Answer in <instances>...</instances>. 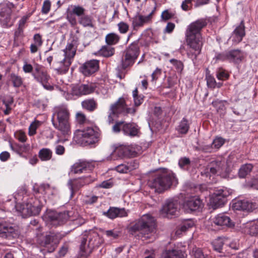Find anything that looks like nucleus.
<instances>
[{
	"label": "nucleus",
	"mask_w": 258,
	"mask_h": 258,
	"mask_svg": "<svg viewBox=\"0 0 258 258\" xmlns=\"http://www.w3.org/2000/svg\"><path fill=\"white\" fill-rule=\"evenodd\" d=\"M207 24L205 19L202 18L190 24L186 30L185 38L187 45L195 51L190 56L192 59H196L201 53L203 44L201 31Z\"/></svg>",
	"instance_id": "nucleus-1"
},
{
	"label": "nucleus",
	"mask_w": 258,
	"mask_h": 258,
	"mask_svg": "<svg viewBox=\"0 0 258 258\" xmlns=\"http://www.w3.org/2000/svg\"><path fill=\"white\" fill-rule=\"evenodd\" d=\"M156 220L150 214H145L136 220L131 227L133 232H139L144 239L152 238L155 233Z\"/></svg>",
	"instance_id": "nucleus-2"
},
{
	"label": "nucleus",
	"mask_w": 258,
	"mask_h": 258,
	"mask_svg": "<svg viewBox=\"0 0 258 258\" xmlns=\"http://www.w3.org/2000/svg\"><path fill=\"white\" fill-rule=\"evenodd\" d=\"M70 113L67 107L63 106L55 107L51 118L52 123L54 128L63 135L71 133L69 122Z\"/></svg>",
	"instance_id": "nucleus-3"
},
{
	"label": "nucleus",
	"mask_w": 258,
	"mask_h": 258,
	"mask_svg": "<svg viewBox=\"0 0 258 258\" xmlns=\"http://www.w3.org/2000/svg\"><path fill=\"white\" fill-rule=\"evenodd\" d=\"M175 180L174 174L171 172H164L158 175L152 181L149 185L155 189V191L161 192L168 188L174 180Z\"/></svg>",
	"instance_id": "nucleus-4"
},
{
	"label": "nucleus",
	"mask_w": 258,
	"mask_h": 258,
	"mask_svg": "<svg viewBox=\"0 0 258 258\" xmlns=\"http://www.w3.org/2000/svg\"><path fill=\"white\" fill-rule=\"evenodd\" d=\"M136 109L133 108H128L124 98H119L114 103L110 106L109 113L108 121L109 123H112L114 121L113 117H118L121 114L126 115L128 114H134Z\"/></svg>",
	"instance_id": "nucleus-5"
},
{
	"label": "nucleus",
	"mask_w": 258,
	"mask_h": 258,
	"mask_svg": "<svg viewBox=\"0 0 258 258\" xmlns=\"http://www.w3.org/2000/svg\"><path fill=\"white\" fill-rule=\"evenodd\" d=\"M75 138L78 143L84 146L92 145L98 142V133L92 128L89 127L85 130L78 131Z\"/></svg>",
	"instance_id": "nucleus-6"
},
{
	"label": "nucleus",
	"mask_w": 258,
	"mask_h": 258,
	"mask_svg": "<svg viewBox=\"0 0 258 258\" xmlns=\"http://www.w3.org/2000/svg\"><path fill=\"white\" fill-rule=\"evenodd\" d=\"M78 45V39L77 37H73L70 42H69L63 50L64 55V67L63 69H58L61 72H65L69 70L72 63V59L74 57Z\"/></svg>",
	"instance_id": "nucleus-7"
},
{
	"label": "nucleus",
	"mask_w": 258,
	"mask_h": 258,
	"mask_svg": "<svg viewBox=\"0 0 258 258\" xmlns=\"http://www.w3.org/2000/svg\"><path fill=\"white\" fill-rule=\"evenodd\" d=\"M61 237L58 234L50 232L42 237H38L37 242L41 246L46 247L49 252H52L57 247Z\"/></svg>",
	"instance_id": "nucleus-8"
},
{
	"label": "nucleus",
	"mask_w": 258,
	"mask_h": 258,
	"mask_svg": "<svg viewBox=\"0 0 258 258\" xmlns=\"http://www.w3.org/2000/svg\"><path fill=\"white\" fill-rule=\"evenodd\" d=\"M139 55V47L137 44H132L126 49L122 56L121 66L123 69L132 66Z\"/></svg>",
	"instance_id": "nucleus-9"
},
{
	"label": "nucleus",
	"mask_w": 258,
	"mask_h": 258,
	"mask_svg": "<svg viewBox=\"0 0 258 258\" xmlns=\"http://www.w3.org/2000/svg\"><path fill=\"white\" fill-rule=\"evenodd\" d=\"M88 240V245L91 247L99 246L103 241L99 234L95 231H91L87 235V238H83L80 245L82 255H85L87 253V247L86 246L87 240Z\"/></svg>",
	"instance_id": "nucleus-10"
},
{
	"label": "nucleus",
	"mask_w": 258,
	"mask_h": 258,
	"mask_svg": "<svg viewBox=\"0 0 258 258\" xmlns=\"http://www.w3.org/2000/svg\"><path fill=\"white\" fill-rule=\"evenodd\" d=\"M231 192L226 188L218 189L213 194L210 200V203L213 209H217L223 206L226 202V198Z\"/></svg>",
	"instance_id": "nucleus-11"
},
{
	"label": "nucleus",
	"mask_w": 258,
	"mask_h": 258,
	"mask_svg": "<svg viewBox=\"0 0 258 258\" xmlns=\"http://www.w3.org/2000/svg\"><path fill=\"white\" fill-rule=\"evenodd\" d=\"M16 208L23 217L38 215L41 211L39 206L33 205L30 203L17 204Z\"/></svg>",
	"instance_id": "nucleus-12"
},
{
	"label": "nucleus",
	"mask_w": 258,
	"mask_h": 258,
	"mask_svg": "<svg viewBox=\"0 0 258 258\" xmlns=\"http://www.w3.org/2000/svg\"><path fill=\"white\" fill-rule=\"evenodd\" d=\"M93 181L90 177H86L79 179H70L68 182V186L71 191V197H73L76 192L78 191L84 185L89 184Z\"/></svg>",
	"instance_id": "nucleus-13"
},
{
	"label": "nucleus",
	"mask_w": 258,
	"mask_h": 258,
	"mask_svg": "<svg viewBox=\"0 0 258 258\" xmlns=\"http://www.w3.org/2000/svg\"><path fill=\"white\" fill-rule=\"evenodd\" d=\"M244 53L239 49H233L223 54V59L230 62L239 63L245 57Z\"/></svg>",
	"instance_id": "nucleus-14"
},
{
	"label": "nucleus",
	"mask_w": 258,
	"mask_h": 258,
	"mask_svg": "<svg viewBox=\"0 0 258 258\" xmlns=\"http://www.w3.org/2000/svg\"><path fill=\"white\" fill-rule=\"evenodd\" d=\"M99 63L96 59L87 61L81 66L80 70L84 76H91L99 70Z\"/></svg>",
	"instance_id": "nucleus-15"
},
{
	"label": "nucleus",
	"mask_w": 258,
	"mask_h": 258,
	"mask_svg": "<svg viewBox=\"0 0 258 258\" xmlns=\"http://www.w3.org/2000/svg\"><path fill=\"white\" fill-rule=\"evenodd\" d=\"M179 205L177 201L169 200L163 206L161 212L168 217L177 215L179 212Z\"/></svg>",
	"instance_id": "nucleus-16"
},
{
	"label": "nucleus",
	"mask_w": 258,
	"mask_h": 258,
	"mask_svg": "<svg viewBox=\"0 0 258 258\" xmlns=\"http://www.w3.org/2000/svg\"><path fill=\"white\" fill-rule=\"evenodd\" d=\"M85 9L79 5L72 6V10L69 12L67 16V19L72 26H75L77 24V21L74 15L78 17V18L85 14Z\"/></svg>",
	"instance_id": "nucleus-17"
},
{
	"label": "nucleus",
	"mask_w": 258,
	"mask_h": 258,
	"mask_svg": "<svg viewBox=\"0 0 258 258\" xmlns=\"http://www.w3.org/2000/svg\"><path fill=\"white\" fill-rule=\"evenodd\" d=\"M19 231L13 226L0 223V237L11 239L19 236Z\"/></svg>",
	"instance_id": "nucleus-18"
},
{
	"label": "nucleus",
	"mask_w": 258,
	"mask_h": 258,
	"mask_svg": "<svg viewBox=\"0 0 258 258\" xmlns=\"http://www.w3.org/2000/svg\"><path fill=\"white\" fill-rule=\"evenodd\" d=\"M47 216L48 220L53 222V224H56L57 222V224L59 225L64 223L70 217L68 211L59 213L55 212H51L47 214Z\"/></svg>",
	"instance_id": "nucleus-19"
},
{
	"label": "nucleus",
	"mask_w": 258,
	"mask_h": 258,
	"mask_svg": "<svg viewBox=\"0 0 258 258\" xmlns=\"http://www.w3.org/2000/svg\"><path fill=\"white\" fill-rule=\"evenodd\" d=\"M203 206L202 201L198 197H194L187 200L184 205L183 207L187 212L197 211Z\"/></svg>",
	"instance_id": "nucleus-20"
},
{
	"label": "nucleus",
	"mask_w": 258,
	"mask_h": 258,
	"mask_svg": "<svg viewBox=\"0 0 258 258\" xmlns=\"http://www.w3.org/2000/svg\"><path fill=\"white\" fill-rule=\"evenodd\" d=\"M12 11L8 7H4L2 8L0 12V22L7 27H10L12 25L11 14Z\"/></svg>",
	"instance_id": "nucleus-21"
},
{
	"label": "nucleus",
	"mask_w": 258,
	"mask_h": 258,
	"mask_svg": "<svg viewBox=\"0 0 258 258\" xmlns=\"http://www.w3.org/2000/svg\"><path fill=\"white\" fill-rule=\"evenodd\" d=\"M244 28V23L242 21L240 25L235 29L230 38L233 44H236L241 41L245 34Z\"/></svg>",
	"instance_id": "nucleus-22"
},
{
	"label": "nucleus",
	"mask_w": 258,
	"mask_h": 258,
	"mask_svg": "<svg viewBox=\"0 0 258 258\" xmlns=\"http://www.w3.org/2000/svg\"><path fill=\"white\" fill-rule=\"evenodd\" d=\"M152 12L147 16H142L140 14L136 15L133 18L132 26L134 29L142 27L145 24L149 22L152 18Z\"/></svg>",
	"instance_id": "nucleus-23"
},
{
	"label": "nucleus",
	"mask_w": 258,
	"mask_h": 258,
	"mask_svg": "<svg viewBox=\"0 0 258 258\" xmlns=\"http://www.w3.org/2000/svg\"><path fill=\"white\" fill-rule=\"evenodd\" d=\"M213 223L218 226H226L231 227L234 226V223L230 218L223 214H219L216 216L213 219Z\"/></svg>",
	"instance_id": "nucleus-24"
},
{
	"label": "nucleus",
	"mask_w": 258,
	"mask_h": 258,
	"mask_svg": "<svg viewBox=\"0 0 258 258\" xmlns=\"http://www.w3.org/2000/svg\"><path fill=\"white\" fill-rule=\"evenodd\" d=\"M94 91V88L91 85L81 84L76 86L73 89L76 95H84L89 94Z\"/></svg>",
	"instance_id": "nucleus-25"
},
{
	"label": "nucleus",
	"mask_w": 258,
	"mask_h": 258,
	"mask_svg": "<svg viewBox=\"0 0 258 258\" xmlns=\"http://www.w3.org/2000/svg\"><path fill=\"white\" fill-rule=\"evenodd\" d=\"M90 164L86 161L79 160L76 162L71 168V172L74 174L83 173L90 168Z\"/></svg>",
	"instance_id": "nucleus-26"
},
{
	"label": "nucleus",
	"mask_w": 258,
	"mask_h": 258,
	"mask_svg": "<svg viewBox=\"0 0 258 258\" xmlns=\"http://www.w3.org/2000/svg\"><path fill=\"white\" fill-rule=\"evenodd\" d=\"M108 218L113 219L116 217H123L127 215V212L124 209L110 208L107 212L104 213Z\"/></svg>",
	"instance_id": "nucleus-27"
},
{
	"label": "nucleus",
	"mask_w": 258,
	"mask_h": 258,
	"mask_svg": "<svg viewBox=\"0 0 258 258\" xmlns=\"http://www.w3.org/2000/svg\"><path fill=\"white\" fill-rule=\"evenodd\" d=\"M122 131L127 136L134 137L138 135L139 128L135 123H125L122 126Z\"/></svg>",
	"instance_id": "nucleus-28"
},
{
	"label": "nucleus",
	"mask_w": 258,
	"mask_h": 258,
	"mask_svg": "<svg viewBox=\"0 0 258 258\" xmlns=\"http://www.w3.org/2000/svg\"><path fill=\"white\" fill-rule=\"evenodd\" d=\"M83 108L90 112H93L97 108L98 103L94 98L87 99L81 103Z\"/></svg>",
	"instance_id": "nucleus-29"
},
{
	"label": "nucleus",
	"mask_w": 258,
	"mask_h": 258,
	"mask_svg": "<svg viewBox=\"0 0 258 258\" xmlns=\"http://www.w3.org/2000/svg\"><path fill=\"white\" fill-rule=\"evenodd\" d=\"M189 128V123L185 118H183L176 128L177 132L181 135H185Z\"/></svg>",
	"instance_id": "nucleus-30"
},
{
	"label": "nucleus",
	"mask_w": 258,
	"mask_h": 258,
	"mask_svg": "<svg viewBox=\"0 0 258 258\" xmlns=\"http://www.w3.org/2000/svg\"><path fill=\"white\" fill-rule=\"evenodd\" d=\"M78 23L84 27H94L93 18L89 15L84 14L79 18Z\"/></svg>",
	"instance_id": "nucleus-31"
},
{
	"label": "nucleus",
	"mask_w": 258,
	"mask_h": 258,
	"mask_svg": "<svg viewBox=\"0 0 258 258\" xmlns=\"http://www.w3.org/2000/svg\"><path fill=\"white\" fill-rule=\"evenodd\" d=\"M9 81L12 83L13 87L15 88L20 87L23 83L22 77L14 73L10 74Z\"/></svg>",
	"instance_id": "nucleus-32"
},
{
	"label": "nucleus",
	"mask_w": 258,
	"mask_h": 258,
	"mask_svg": "<svg viewBox=\"0 0 258 258\" xmlns=\"http://www.w3.org/2000/svg\"><path fill=\"white\" fill-rule=\"evenodd\" d=\"M253 168V165L251 164H245L241 166L238 171V176L240 178H245L249 174Z\"/></svg>",
	"instance_id": "nucleus-33"
},
{
	"label": "nucleus",
	"mask_w": 258,
	"mask_h": 258,
	"mask_svg": "<svg viewBox=\"0 0 258 258\" xmlns=\"http://www.w3.org/2000/svg\"><path fill=\"white\" fill-rule=\"evenodd\" d=\"M52 156V152L48 148H43L38 153V156L43 161H48L51 159Z\"/></svg>",
	"instance_id": "nucleus-34"
},
{
	"label": "nucleus",
	"mask_w": 258,
	"mask_h": 258,
	"mask_svg": "<svg viewBox=\"0 0 258 258\" xmlns=\"http://www.w3.org/2000/svg\"><path fill=\"white\" fill-rule=\"evenodd\" d=\"M194 225V222L191 219H185L181 224L179 226L178 229L176 231L177 234H179L178 231L185 232L189 228L192 227Z\"/></svg>",
	"instance_id": "nucleus-35"
},
{
	"label": "nucleus",
	"mask_w": 258,
	"mask_h": 258,
	"mask_svg": "<svg viewBox=\"0 0 258 258\" xmlns=\"http://www.w3.org/2000/svg\"><path fill=\"white\" fill-rule=\"evenodd\" d=\"M234 207L238 210L249 211L251 208L250 203L246 201H239L234 204Z\"/></svg>",
	"instance_id": "nucleus-36"
},
{
	"label": "nucleus",
	"mask_w": 258,
	"mask_h": 258,
	"mask_svg": "<svg viewBox=\"0 0 258 258\" xmlns=\"http://www.w3.org/2000/svg\"><path fill=\"white\" fill-rule=\"evenodd\" d=\"M227 239L225 237H219L212 243L214 249L218 251L222 252L223 246Z\"/></svg>",
	"instance_id": "nucleus-37"
},
{
	"label": "nucleus",
	"mask_w": 258,
	"mask_h": 258,
	"mask_svg": "<svg viewBox=\"0 0 258 258\" xmlns=\"http://www.w3.org/2000/svg\"><path fill=\"white\" fill-rule=\"evenodd\" d=\"M99 54L104 57H109L113 55L114 49L113 47L106 45L103 46L99 50Z\"/></svg>",
	"instance_id": "nucleus-38"
},
{
	"label": "nucleus",
	"mask_w": 258,
	"mask_h": 258,
	"mask_svg": "<svg viewBox=\"0 0 258 258\" xmlns=\"http://www.w3.org/2000/svg\"><path fill=\"white\" fill-rule=\"evenodd\" d=\"M119 37L115 33H111L107 34L105 37V41L108 45H113L118 42Z\"/></svg>",
	"instance_id": "nucleus-39"
},
{
	"label": "nucleus",
	"mask_w": 258,
	"mask_h": 258,
	"mask_svg": "<svg viewBox=\"0 0 258 258\" xmlns=\"http://www.w3.org/2000/svg\"><path fill=\"white\" fill-rule=\"evenodd\" d=\"M33 76L37 81L41 82L42 84L46 83L49 78V76L46 72L44 71H41L37 74H34Z\"/></svg>",
	"instance_id": "nucleus-40"
},
{
	"label": "nucleus",
	"mask_w": 258,
	"mask_h": 258,
	"mask_svg": "<svg viewBox=\"0 0 258 258\" xmlns=\"http://www.w3.org/2000/svg\"><path fill=\"white\" fill-rule=\"evenodd\" d=\"M247 232L251 235H255L258 234V220L250 225Z\"/></svg>",
	"instance_id": "nucleus-41"
},
{
	"label": "nucleus",
	"mask_w": 258,
	"mask_h": 258,
	"mask_svg": "<svg viewBox=\"0 0 258 258\" xmlns=\"http://www.w3.org/2000/svg\"><path fill=\"white\" fill-rule=\"evenodd\" d=\"M41 122L38 120L33 121L30 125L29 128V135L33 136L36 134V131L38 126L41 124Z\"/></svg>",
	"instance_id": "nucleus-42"
},
{
	"label": "nucleus",
	"mask_w": 258,
	"mask_h": 258,
	"mask_svg": "<svg viewBox=\"0 0 258 258\" xmlns=\"http://www.w3.org/2000/svg\"><path fill=\"white\" fill-rule=\"evenodd\" d=\"M169 61L174 65L178 72H181L183 68V64L181 61L175 59H171Z\"/></svg>",
	"instance_id": "nucleus-43"
},
{
	"label": "nucleus",
	"mask_w": 258,
	"mask_h": 258,
	"mask_svg": "<svg viewBox=\"0 0 258 258\" xmlns=\"http://www.w3.org/2000/svg\"><path fill=\"white\" fill-rule=\"evenodd\" d=\"M192 0H184L182 2L181 7L182 10L187 11L192 9Z\"/></svg>",
	"instance_id": "nucleus-44"
},
{
	"label": "nucleus",
	"mask_w": 258,
	"mask_h": 258,
	"mask_svg": "<svg viewBox=\"0 0 258 258\" xmlns=\"http://www.w3.org/2000/svg\"><path fill=\"white\" fill-rule=\"evenodd\" d=\"M224 139L222 138L218 137L213 141L212 146L216 149H219L224 144Z\"/></svg>",
	"instance_id": "nucleus-45"
},
{
	"label": "nucleus",
	"mask_w": 258,
	"mask_h": 258,
	"mask_svg": "<svg viewBox=\"0 0 258 258\" xmlns=\"http://www.w3.org/2000/svg\"><path fill=\"white\" fill-rule=\"evenodd\" d=\"M206 80L207 85L209 87L215 88L216 87L217 83H216L214 78L210 75H207Z\"/></svg>",
	"instance_id": "nucleus-46"
},
{
	"label": "nucleus",
	"mask_w": 258,
	"mask_h": 258,
	"mask_svg": "<svg viewBox=\"0 0 258 258\" xmlns=\"http://www.w3.org/2000/svg\"><path fill=\"white\" fill-rule=\"evenodd\" d=\"M76 118L77 122L80 124H83L86 121L85 114L81 112H78L76 113Z\"/></svg>",
	"instance_id": "nucleus-47"
},
{
	"label": "nucleus",
	"mask_w": 258,
	"mask_h": 258,
	"mask_svg": "<svg viewBox=\"0 0 258 258\" xmlns=\"http://www.w3.org/2000/svg\"><path fill=\"white\" fill-rule=\"evenodd\" d=\"M212 163L219 173H220L222 171H223L225 166L224 162L221 161H214L212 162Z\"/></svg>",
	"instance_id": "nucleus-48"
},
{
	"label": "nucleus",
	"mask_w": 258,
	"mask_h": 258,
	"mask_svg": "<svg viewBox=\"0 0 258 258\" xmlns=\"http://www.w3.org/2000/svg\"><path fill=\"white\" fill-rule=\"evenodd\" d=\"M119 31L121 33H125L127 32L129 26L126 23L121 22L118 24Z\"/></svg>",
	"instance_id": "nucleus-49"
},
{
	"label": "nucleus",
	"mask_w": 258,
	"mask_h": 258,
	"mask_svg": "<svg viewBox=\"0 0 258 258\" xmlns=\"http://www.w3.org/2000/svg\"><path fill=\"white\" fill-rule=\"evenodd\" d=\"M64 58H63V60L59 61V62H57L56 63H55V70L57 71V72L59 74H66L68 71V70L66 71L65 72H60V71L59 70H58V69H63V68L64 67Z\"/></svg>",
	"instance_id": "nucleus-50"
},
{
	"label": "nucleus",
	"mask_w": 258,
	"mask_h": 258,
	"mask_svg": "<svg viewBox=\"0 0 258 258\" xmlns=\"http://www.w3.org/2000/svg\"><path fill=\"white\" fill-rule=\"evenodd\" d=\"M190 163V161L188 158L183 157L179 159L178 164L181 168H184L188 166Z\"/></svg>",
	"instance_id": "nucleus-51"
},
{
	"label": "nucleus",
	"mask_w": 258,
	"mask_h": 258,
	"mask_svg": "<svg viewBox=\"0 0 258 258\" xmlns=\"http://www.w3.org/2000/svg\"><path fill=\"white\" fill-rule=\"evenodd\" d=\"M116 170L117 172L121 173H125L129 172L127 164H121L116 167Z\"/></svg>",
	"instance_id": "nucleus-52"
},
{
	"label": "nucleus",
	"mask_w": 258,
	"mask_h": 258,
	"mask_svg": "<svg viewBox=\"0 0 258 258\" xmlns=\"http://www.w3.org/2000/svg\"><path fill=\"white\" fill-rule=\"evenodd\" d=\"M69 248V245L68 243H64L63 245L60 247L58 253L59 256H63L68 252Z\"/></svg>",
	"instance_id": "nucleus-53"
},
{
	"label": "nucleus",
	"mask_w": 258,
	"mask_h": 258,
	"mask_svg": "<svg viewBox=\"0 0 258 258\" xmlns=\"http://www.w3.org/2000/svg\"><path fill=\"white\" fill-rule=\"evenodd\" d=\"M194 258H205L203 251L199 248H195L192 250Z\"/></svg>",
	"instance_id": "nucleus-54"
},
{
	"label": "nucleus",
	"mask_w": 258,
	"mask_h": 258,
	"mask_svg": "<svg viewBox=\"0 0 258 258\" xmlns=\"http://www.w3.org/2000/svg\"><path fill=\"white\" fill-rule=\"evenodd\" d=\"M50 9V2L49 0H46L44 2L42 8V13L43 14H47Z\"/></svg>",
	"instance_id": "nucleus-55"
},
{
	"label": "nucleus",
	"mask_w": 258,
	"mask_h": 258,
	"mask_svg": "<svg viewBox=\"0 0 258 258\" xmlns=\"http://www.w3.org/2000/svg\"><path fill=\"white\" fill-rule=\"evenodd\" d=\"M126 164L127 168H128L129 172L138 168L139 167V163L136 160L131 161Z\"/></svg>",
	"instance_id": "nucleus-56"
},
{
	"label": "nucleus",
	"mask_w": 258,
	"mask_h": 258,
	"mask_svg": "<svg viewBox=\"0 0 258 258\" xmlns=\"http://www.w3.org/2000/svg\"><path fill=\"white\" fill-rule=\"evenodd\" d=\"M29 17L30 15L24 16L20 20L18 28L20 31H22L23 28Z\"/></svg>",
	"instance_id": "nucleus-57"
},
{
	"label": "nucleus",
	"mask_w": 258,
	"mask_h": 258,
	"mask_svg": "<svg viewBox=\"0 0 258 258\" xmlns=\"http://www.w3.org/2000/svg\"><path fill=\"white\" fill-rule=\"evenodd\" d=\"M16 136L17 139H18V140L19 141H20L22 143L25 142L26 141V140H27L26 136L25 134V133L22 131H20V132H18L16 134Z\"/></svg>",
	"instance_id": "nucleus-58"
},
{
	"label": "nucleus",
	"mask_w": 258,
	"mask_h": 258,
	"mask_svg": "<svg viewBox=\"0 0 258 258\" xmlns=\"http://www.w3.org/2000/svg\"><path fill=\"white\" fill-rule=\"evenodd\" d=\"M228 77V75L222 70H219L217 74V77L219 80L227 79Z\"/></svg>",
	"instance_id": "nucleus-59"
},
{
	"label": "nucleus",
	"mask_w": 258,
	"mask_h": 258,
	"mask_svg": "<svg viewBox=\"0 0 258 258\" xmlns=\"http://www.w3.org/2000/svg\"><path fill=\"white\" fill-rule=\"evenodd\" d=\"M123 124H124L123 121L116 122L112 127L113 132L115 133H119L120 131L121 127H122Z\"/></svg>",
	"instance_id": "nucleus-60"
},
{
	"label": "nucleus",
	"mask_w": 258,
	"mask_h": 258,
	"mask_svg": "<svg viewBox=\"0 0 258 258\" xmlns=\"http://www.w3.org/2000/svg\"><path fill=\"white\" fill-rule=\"evenodd\" d=\"M249 185L254 189H258V174L255 178L251 179L249 183Z\"/></svg>",
	"instance_id": "nucleus-61"
},
{
	"label": "nucleus",
	"mask_w": 258,
	"mask_h": 258,
	"mask_svg": "<svg viewBox=\"0 0 258 258\" xmlns=\"http://www.w3.org/2000/svg\"><path fill=\"white\" fill-rule=\"evenodd\" d=\"M113 185V183L110 180H107L103 181L100 185L99 187L104 188H109Z\"/></svg>",
	"instance_id": "nucleus-62"
},
{
	"label": "nucleus",
	"mask_w": 258,
	"mask_h": 258,
	"mask_svg": "<svg viewBox=\"0 0 258 258\" xmlns=\"http://www.w3.org/2000/svg\"><path fill=\"white\" fill-rule=\"evenodd\" d=\"M10 157V154L8 152L4 151L0 154V160L2 161H6Z\"/></svg>",
	"instance_id": "nucleus-63"
},
{
	"label": "nucleus",
	"mask_w": 258,
	"mask_h": 258,
	"mask_svg": "<svg viewBox=\"0 0 258 258\" xmlns=\"http://www.w3.org/2000/svg\"><path fill=\"white\" fill-rule=\"evenodd\" d=\"M65 148L63 146L57 145L55 147V153L58 155H62L64 154Z\"/></svg>",
	"instance_id": "nucleus-64"
}]
</instances>
